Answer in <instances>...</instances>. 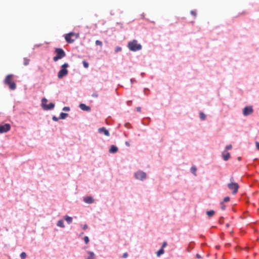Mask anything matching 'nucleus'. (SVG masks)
<instances>
[{"mask_svg": "<svg viewBox=\"0 0 259 259\" xmlns=\"http://www.w3.org/2000/svg\"><path fill=\"white\" fill-rule=\"evenodd\" d=\"M230 201V197L227 196L224 198L223 201L224 202H228Z\"/></svg>", "mask_w": 259, "mask_h": 259, "instance_id": "29", "label": "nucleus"}, {"mask_svg": "<svg viewBox=\"0 0 259 259\" xmlns=\"http://www.w3.org/2000/svg\"><path fill=\"white\" fill-rule=\"evenodd\" d=\"M136 110L138 112H141V107H137Z\"/></svg>", "mask_w": 259, "mask_h": 259, "instance_id": "41", "label": "nucleus"}, {"mask_svg": "<svg viewBox=\"0 0 259 259\" xmlns=\"http://www.w3.org/2000/svg\"><path fill=\"white\" fill-rule=\"evenodd\" d=\"M166 245H167V243H166V242H164L163 243L162 245V247H161V248H163H163H164V247H165Z\"/></svg>", "mask_w": 259, "mask_h": 259, "instance_id": "34", "label": "nucleus"}, {"mask_svg": "<svg viewBox=\"0 0 259 259\" xmlns=\"http://www.w3.org/2000/svg\"><path fill=\"white\" fill-rule=\"evenodd\" d=\"M64 219L68 224L71 223V222L72 221V218L68 215H66Z\"/></svg>", "mask_w": 259, "mask_h": 259, "instance_id": "18", "label": "nucleus"}, {"mask_svg": "<svg viewBox=\"0 0 259 259\" xmlns=\"http://www.w3.org/2000/svg\"><path fill=\"white\" fill-rule=\"evenodd\" d=\"M127 256H128V254H127V253L125 252V253H124L123 254L122 257H123V258H126V257H127Z\"/></svg>", "mask_w": 259, "mask_h": 259, "instance_id": "37", "label": "nucleus"}, {"mask_svg": "<svg viewBox=\"0 0 259 259\" xmlns=\"http://www.w3.org/2000/svg\"><path fill=\"white\" fill-rule=\"evenodd\" d=\"M125 126L126 128H131L130 127V124L128 123H126L125 124Z\"/></svg>", "mask_w": 259, "mask_h": 259, "instance_id": "40", "label": "nucleus"}, {"mask_svg": "<svg viewBox=\"0 0 259 259\" xmlns=\"http://www.w3.org/2000/svg\"><path fill=\"white\" fill-rule=\"evenodd\" d=\"M26 256H27V255L25 252H22L20 254V257H21V259H25Z\"/></svg>", "mask_w": 259, "mask_h": 259, "instance_id": "24", "label": "nucleus"}, {"mask_svg": "<svg viewBox=\"0 0 259 259\" xmlns=\"http://www.w3.org/2000/svg\"><path fill=\"white\" fill-rule=\"evenodd\" d=\"M127 47L130 51L136 52L141 50L142 46L138 43L136 39L129 41L127 44Z\"/></svg>", "mask_w": 259, "mask_h": 259, "instance_id": "2", "label": "nucleus"}, {"mask_svg": "<svg viewBox=\"0 0 259 259\" xmlns=\"http://www.w3.org/2000/svg\"><path fill=\"white\" fill-rule=\"evenodd\" d=\"M57 226L58 227H61V228H64L65 226H64V221L63 220H59L58 222H57Z\"/></svg>", "mask_w": 259, "mask_h": 259, "instance_id": "17", "label": "nucleus"}, {"mask_svg": "<svg viewBox=\"0 0 259 259\" xmlns=\"http://www.w3.org/2000/svg\"><path fill=\"white\" fill-rule=\"evenodd\" d=\"M88 226L87 224H84V225L82 226V229H83V230H86V229H88Z\"/></svg>", "mask_w": 259, "mask_h": 259, "instance_id": "33", "label": "nucleus"}, {"mask_svg": "<svg viewBox=\"0 0 259 259\" xmlns=\"http://www.w3.org/2000/svg\"><path fill=\"white\" fill-rule=\"evenodd\" d=\"M223 159L225 161L228 160L230 158V154L229 152L224 151L222 154Z\"/></svg>", "mask_w": 259, "mask_h": 259, "instance_id": "10", "label": "nucleus"}, {"mask_svg": "<svg viewBox=\"0 0 259 259\" xmlns=\"http://www.w3.org/2000/svg\"><path fill=\"white\" fill-rule=\"evenodd\" d=\"M118 151V148L114 145H112L109 149V152L111 153H115Z\"/></svg>", "mask_w": 259, "mask_h": 259, "instance_id": "14", "label": "nucleus"}, {"mask_svg": "<svg viewBox=\"0 0 259 259\" xmlns=\"http://www.w3.org/2000/svg\"><path fill=\"white\" fill-rule=\"evenodd\" d=\"M29 59H27V58H24V60H23V64L25 66L29 64Z\"/></svg>", "mask_w": 259, "mask_h": 259, "instance_id": "23", "label": "nucleus"}, {"mask_svg": "<svg viewBox=\"0 0 259 259\" xmlns=\"http://www.w3.org/2000/svg\"><path fill=\"white\" fill-rule=\"evenodd\" d=\"M135 177L137 179L143 181L146 178V174L142 171H138L135 174Z\"/></svg>", "mask_w": 259, "mask_h": 259, "instance_id": "8", "label": "nucleus"}, {"mask_svg": "<svg viewBox=\"0 0 259 259\" xmlns=\"http://www.w3.org/2000/svg\"><path fill=\"white\" fill-rule=\"evenodd\" d=\"M84 201L87 203H92L94 202V199L92 197L88 196L84 198Z\"/></svg>", "mask_w": 259, "mask_h": 259, "instance_id": "12", "label": "nucleus"}, {"mask_svg": "<svg viewBox=\"0 0 259 259\" xmlns=\"http://www.w3.org/2000/svg\"><path fill=\"white\" fill-rule=\"evenodd\" d=\"M96 45L100 47L102 46V42L99 40H97L95 42Z\"/></svg>", "mask_w": 259, "mask_h": 259, "instance_id": "26", "label": "nucleus"}, {"mask_svg": "<svg viewBox=\"0 0 259 259\" xmlns=\"http://www.w3.org/2000/svg\"><path fill=\"white\" fill-rule=\"evenodd\" d=\"M4 83L9 87L11 90H15L16 89V84L13 80V75H8L4 81Z\"/></svg>", "mask_w": 259, "mask_h": 259, "instance_id": "1", "label": "nucleus"}, {"mask_svg": "<svg viewBox=\"0 0 259 259\" xmlns=\"http://www.w3.org/2000/svg\"><path fill=\"white\" fill-rule=\"evenodd\" d=\"M100 132H103L104 134L107 136L109 135V131H100Z\"/></svg>", "mask_w": 259, "mask_h": 259, "instance_id": "30", "label": "nucleus"}, {"mask_svg": "<svg viewBox=\"0 0 259 259\" xmlns=\"http://www.w3.org/2000/svg\"><path fill=\"white\" fill-rule=\"evenodd\" d=\"M121 48H120V47H117V48H116V50H115V51H116V52H118V51H121Z\"/></svg>", "mask_w": 259, "mask_h": 259, "instance_id": "39", "label": "nucleus"}, {"mask_svg": "<svg viewBox=\"0 0 259 259\" xmlns=\"http://www.w3.org/2000/svg\"><path fill=\"white\" fill-rule=\"evenodd\" d=\"M79 107L81 110H82L83 111H90V110H91V108L89 106H88L85 104H83V103L80 104L79 105Z\"/></svg>", "mask_w": 259, "mask_h": 259, "instance_id": "11", "label": "nucleus"}, {"mask_svg": "<svg viewBox=\"0 0 259 259\" xmlns=\"http://www.w3.org/2000/svg\"><path fill=\"white\" fill-rule=\"evenodd\" d=\"M231 183L228 184V187L231 190H232L233 194H236L239 189V185L235 182H233L234 178L233 177H231L230 179Z\"/></svg>", "mask_w": 259, "mask_h": 259, "instance_id": "6", "label": "nucleus"}, {"mask_svg": "<svg viewBox=\"0 0 259 259\" xmlns=\"http://www.w3.org/2000/svg\"><path fill=\"white\" fill-rule=\"evenodd\" d=\"M196 256H197V258H201L200 255L199 254H196Z\"/></svg>", "mask_w": 259, "mask_h": 259, "instance_id": "44", "label": "nucleus"}, {"mask_svg": "<svg viewBox=\"0 0 259 259\" xmlns=\"http://www.w3.org/2000/svg\"><path fill=\"white\" fill-rule=\"evenodd\" d=\"M83 240H84V241L85 243L87 244L89 242V237L88 236H85L83 238Z\"/></svg>", "mask_w": 259, "mask_h": 259, "instance_id": "28", "label": "nucleus"}, {"mask_svg": "<svg viewBox=\"0 0 259 259\" xmlns=\"http://www.w3.org/2000/svg\"><path fill=\"white\" fill-rule=\"evenodd\" d=\"M98 96V95L97 93H95L92 95V97H97Z\"/></svg>", "mask_w": 259, "mask_h": 259, "instance_id": "38", "label": "nucleus"}, {"mask_svg": "<svg viewBox=\"0 0 259 259\" xmlns=\"http://www.w3.org/2000/svg\"><path fill=\"white\" fill-rule=\"evenodd\" d=\"M68 66V64L67 63L63 64L61 66V69L58 73V77L59 78L61 79L68 74V71L67 68Z\"/></svg>", "mask_w": 259, "mask_h": 259, "instance_id": "3", "label": "nucleus"}, {"mask_svg": "<svg viewBox=\"0 0 259 259\" xmlns=\"http://www.w3.org/2000/svg\"><path fill=\"white\" fill-rule=\"evenodd\" d=\"M68 115V114L67 113L62 112L60 115V117L61 119H65Z\"/></svg>", "mask_w": 259, "mask_h": 259, "instance_id": "21", "label": "nucleus"}, {"mask_svg": "<svg viewBox=\"0 0 259 259\" xmlns=\"http://www.w3.org/2000/svg\"><path fill=\"white\" fill-rule=\"evenodd\" d=\"M226 226H227V227H228L229 225V224H227Z\"/></svg>", "mask_w": 259, "mask_h": 259, "instance_id": "46", "label": "nucleus"}, {"mask_svg": "<svg viewBox=\"0 0 259 259\" xmlns=\"http://www.w3.org/2000/svg\"><path fill=\"white\" fill-rule=\"evenodd\" d=\"M191 14L193 15L194 17H196L197 15V13L195 11H191Z\"/></svg>", "mask_w": 259, "mask_h": 259, "instance_id": "32", "label": "nucleus"}, {"mask_svg": "<svg viewBox=\"0 0 259 259\" xmlns=\"http://www.w3.org/2000/svg\"><path fill=\"white\" fill-rule=\"evenodd\" d=\"M64 111H69L70 110L69 107H64L63 109Z\"/></svg>", "mask_w": 259, "mask_h": 259, "instance_id": "35", "label": "nucleus"}, {"mask_svg": "<svg viewBox=\"0 0 259 259\" xmlns=\"http://www.w3.org/2000/svg\"><path fill=\"white\" fill-rule=\"evenodd\" d=\"M253 111L252 106H246L243 110V114L244 116L251 114Z\"/></svg>", "mask_w": 259, "mask_h": 259, "instance_id": "9", "label": "nucleus"}, {"mask_svg": "<svg viewBox=\"0 0 259 259\" xmlns=\"http://www.w3.org/2000/svg\"><path fill=\"white\" fill-rule=\"evenodd\" d=\"M215 213V211L213 210H210L206 212V214L208 217H212Z\"/></svg>", "mask_w": 259, "mask_h": 259, "instance_id": "16", "label": "nucleus"}, {"mask_svg": "<svg viewBox=\"0 0 259 259\" xmlns=\"http://www.w3.org/2000/svg\"><path fill=\"white\" fill-rule=\"evenodd\" d=\"M56 56L53 57V61L57 62L58 60L61 59L66 56L65 52L61 48H56L55 50Z\"/></svg>", "mask_w": 259, "mask_h": 259, "instance_id": "4", "label": "nucleus"}, {"mask_svg": "<svg viewBox=\"0 0 259 259\" xmlns=\"http://www.w3.org/2000/svg\"><path fill=\"white\" fill-rule=\"evenodd\" d=\"M47 102H48V100L46 98H44L42 99L41 106H42V108L46 110L53 109L55 107L54 104L53 103H51L48 105V104H47Z\"/></svg>", "mask_w": 259, "mask_h": 259, "instance_id": "7", "label": "nucleus"}, {"mask_svg": "<svg viewBox=\"0 0 259 259\" xmlns=\"http://www.w3.org/2000/svg\"><path fill=\"white\" fill-rule=\"evenodd\" d=\"M220 205L221 206V209L223 210H225L226 209V206L224 204V202H221L220 203Z\"/></svg>", "mask_w": 259, "mask_h": 259, "instance_id": "27", "label": "nucleus"}, {"mask_svg": "<svg viewBox=\"0 0 259 259\" xmlns=\"http://www.w3.org/2000/svg\"><path fill=\"white\" fill-rule=\"evenodd\" d=\"M196 170H197V168L195 166H192L191 168V171L192 174H193L195 176H196Z\"/></svg>", "mask_w": 259, "mask_h": 259, "instance_id": "22", "label": "nucleus"}, {"mask_svg": "<svg viewBox=\"0 0 259 259\" xmlns=\"http://www.w3.org/2000/svg\"><path fill=\"white\" fill-rule=\"evenodd\" d=\"M11 126L9 123H6L4 125L0 126V130H10Z\"/></svg>", "mask_w": 259, "mask_h": 259, "instance_id": "13", "label": "nucleus"}, {"mask_svg": "<svg viewBox=\"0 0 259 259\" xmlns=\"http://www.w3.org/2000/svg\"><path fill=\"white\" fill-rule=\"evenodd\" d=\"M255 146H256V147L257 149V150H259V142H255Z\"/></svg>", "mask_w": 259, "mask_h": 259, "instance_id": "36", "label": "nucleus"}, {"mask_svg": "<svg viewBox=\"0 0 259 259\" xmlns=\"http://www.w3.org/2000/svg\"><path fill=\"white\" fill-rule=\"evenodd\" d=\"M199 117L201 120H204L206 119V115L203 112H201L199 113Z\"/></svg>", "mask_w": 259, "mask_h": 259, "instance_id": "19", "label": "nucleus"}, {"mask_svg": "<svg viewBox=\"0 0 259 259\" xmlns=\"http://www.w3.org/2000/svg\"><path fill=\"white\" fill-rule=\"evenodd\" d=\"M232 145H228L227 146H226V150H230L232 149Z\"/></svg>", "mask_w": 259, "mask_h": 259, "instance_id": "31", "label": "nucleus"}, {"mask_svg": "<svg viewBox=\"0 0 259 259\" xmlns=\"http://www.w3.org/2000/svg\"><path fill=\"white\" fill-rule=\"evenodd\" d=\"M164 252V249L163 248H161L157 252L156 254L157 256H160L161 254H163Z\"/></svg>", "mask_w": 259, "mask_h": 259, "instance_id": "20", "label": "nucleus"}, {"mask_svg": "<svg viewBox=\"0 0 259 259\" xmlns=\"http://www.w3.org/2000/svg\"><path fill=\"white\" fill-rule=\"evenodd\" d=\"M99 130H106L105 127H101V128H100Z\"/></svg>", "mask_w": 259, "mask_h": 259, "instance_id": "45", "label": "nucleus"}, {"mask_svg": "<svg viewBox=\"0 0 259 259\" xmlns=\"http://www.w3.org/2000/svg\"><path fill=\"white\" fill-rule=\"evenodd\" d=\"M78 37H79V34L78 33H75L74 32H70L69 33L66 34L65 35V40L68 43H72Z\"/></svg>", "mask_w": 259, "mask_h": 259, "instance_id": "5", "label": "nucleus"}, {"mask_svg": "<svg viewBox=\"0 0 259 259\" xmlns=\"http://www.w3.org/2000/svg\"><path fill=\"white\" fill-rule=\"evenodd\" d=\"M53 119L55 120V121H57L58 120V118L57 117H56L55 116H54L53 117Z\"/></svg>", "mask_w": 259, "mask_h": 259, "instance_id": "42", "label": "nucleus"}, {"mask_svg": "<svg viewBox=\"0 0 259 259\" xmlns=\"http://www.w3.org/2000/svg\"><path fill=\"white\" fill-rule=\"evenodd\" d=\"M82 64L84 68H87L89 67V63L86 61H83Z\"/></svg>", "mask_w": 259, "mask_h": 259, "instance_id": "25", "label": "nucleus"}, {"mask_svg": "<svg viewBox=\"0 0 259 259\" xmlns=\"http://www.w3.org/2000/svg\"><path fill=\"white\" fill-rule=\"evenodd\" d=\"M8 131H0V134L1 133H4V132H7Z\"/></svg>", "mask_w": 259, "mask_h": 259, "instance_id": "43", "label": "nucleus"}, {"mask_svg": "<svg viewBox=\"0 0 259 259\" xmlns=\"http://www.w3.org/2000/svg\"><path fill=\"white\" fill-rule=\"evenodd\" d=\"M88 253L89 254V256H88L87 259H95V255L93 252L88 251Z\"/></svg>", "mask_w": 259, "mask_h": 259, "instance_id": "15", "label": "nucleus"}]
</instances>
